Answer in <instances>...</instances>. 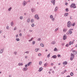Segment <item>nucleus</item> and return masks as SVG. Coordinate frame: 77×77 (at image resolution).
Wrapping results in <instances>:
<instances>
[{
	"instance_id": "29",
	"label": "nucleus",
	"mask_w": 77,
	"mask_h": 77,
	"mask_svg": "<svg viewBox=\"0 0 77 77\" xmlns=\"http://www.w3.org/2000/svg\"><path fill=\"white\" fill-rule=\"evenodd\" d=\"M34 21V19H32L31 20V23H33V22Z\"/></svg>"
},
{
	"instance_id": "25",
	"label": "nucleus",
	"mask_w": 77,
	"mask_h": 77,
	"mask_svg": "<svg viewBox=\"0 0 77 77\" xmlns=\"http://www.w3.org/2000/svg\"><path fill=\"white\" fill-rule=\"evenodd\" d=\"M35 51H36V52H38V50H39V49L38 48H37L36 49H35Z\"/></svg>"
},
{
	"instance_id": "48",
	"label": "nucleus",
	"mask_w": 77,
	"mask_h": 77,
	"mask_svg": "<svg viewBox=\"0 0 77 77\" xmlns=\"http://www.w3.org/2000/svg\"><path fill=\"white\" fill-rule=\"evenodd\" d=\"M68 45H69L67 44L66 45V47H68Z\"/></svg>"
},
{
	"instance_id": "62",
	"label": "nucleus",
	"mask_w": 77,
	"mask_h": 77,
	"mask_svg": "<svg viewBox=\"0 0 77 77\" xmlns=\"http://www.w3.org/2000/svg\"><path fill=\"white\" fill-rule=\"evenodd\" d=\"M66 77H70V76L68 75L66 76Z\"/></svg>"
},
{
	"instance_id": "37",
	"label": "nucleus",
	"mask_w": 77,
	"mask_h": 77,
	"mask_svg": "<svg viewBox=\"0 0 77 77\" xmlns=\"http://www.w3.org/2000/svg\"><path fill=\"white\" fill-rule=\"evenodd\" d=\"M26 53V54H29V51H27L25 52Z\"/></svg>"
},
{
	"instance_id": "21",
	"label": "nucleus",
	"mask_w": 77,
	"mask_h": 77,
	"mask_svg": "<svg viewBox=\"0 0 77 77\" xmlns=\"http://www.w3.org/2000/svg\"><path fill=\"white\" fill-rule=\"evenodd\" d=\"M23 5H24V6H26V2L24 1H23Z\"/></svg>"
},
{
	"instance_id": "15",
	"label": "nucleus",
	"mask_w": 77,
	"mask_h": 77,
	"mask_svg": "<svg viewBox=\"0 0 77 77\" xmlns=\"http://www.w3.org/2000/svg\"><path fill=\"white\" fill-rule=\"evenodd\" d=\"M18 65L19 66H23V64L21 63H19L18 64Z\"/></svg>"
},
{
	"instance_id": "39",
	"label": "nucleus",
	"mask_w": 77,
	"mask_h": 77,
	"mask_svg": "<svg viewBox=\"0 0 77 77\" xmlns=\"http://www.w3.org/2000/svg\"><path fill=\"white\" fill-rule=\"evenodd\" d=\"M71 44H72V42H70L69 43V44L70 45H71Z\"/></svg>"
},
{
	"instance_id": "47",
	"label": "nucleus",
	"mask_w": 77,
	"mask_h": 77,
	"mask_svg": "<svg viewBox=\"0 0 77 77\" xmlns=\"http://www.w3.org/2000/svg\"><path fill=\"white\" fill-rule=\"evenodd\" d=\"M70 20H72V16H71L70 17Z\"/></svg>"
},
{
	"instance_id": "31",
	"label": "nucleus",
	"mask_w": 77,
	"mask_h": 77,
	"mask_svg": "<svg viewBox=\"0 0 77 77\" xmlns=\"http://www.w3.org/2000/svg\"><path fill=\"white\" fill-rule=\"evenodd\" d=\"M50 18H51H51H52L53 17V15H51L50 17Z\"/></svg>"
},
{
	"instance_id": "59",
	"label": "nucleus",
	"mask_w": 77,
	"mask_h": 77,
	"mask_svg": "<svg viewBox=\"0 0 77 77\" xmlns=\"http://www.w3.org/2000/svg\"><path fill=\"white\" fill-rule=\"evenodd\" d=\"M2 33V30H1L0 31V33L1 34Z\"/></svg>"
},
{
	"instance_id": "8",
	"label": "nucleus",
	"mask_w": 77,
	"mask_h": 77,
	"mask_svg": "<svg viewBox=\"0 0 77 77\" xmlns=\"http://www.w3.org/2000/svg\"><path fill=\"white\" fill-rule=\"evenodd\" d=\"M42 69H43V68H42V67L40 68L38 71L39 72H41V71H42Z\"/></svg>"
},
{
	"instance_id": "10",
	"label": "nucleus",
	"mask_w": 77,
	"mask_h": 77,
	"mask_svg": "<svg viewBox=\"0 0 77 77\" xmlns=\"http://www.w3.org/2000/svg\"><path fill=\"white\" fill-rule=\"evenodd\" d=\"M73 54H74L75 55L77 54V51H73Z\"/></svg>"
},
{
	"instance_id": "52",
	"label": "nucleus",
	"mask_w": 77,
	"mask_h": 77,
	"mask_svg": "<svg viewBox=\"0 0 77 77\" xmlns=\"http://www.w3.org/2000/svg\"><path fill=\"white\" fill-rule=\"evenodd\" d=\"M46 64H47V63H46L44 64V66H45H45H47Z\"/></svg>"
},
{
	"instance_id": "32",
	"label": "nucleus",
	"mask_w": 77,
	"mask_h": 77,
	"mask_svg": "<svg viewBox=\"0 0 77 77\" xmlns=\"http://www.w3.org/2000/svg\"><path fill=\"white\" fill-rule=\"evenodd\" d=\"M34 26H35V24H34V23H32L31 25V26H32V27H34Z\"/></svg>"
},
{
	"instance_id": "35",
	"label": "nucleus",
	"mask_w": 77,
	"mask_h": 77,
	"mask_svg": "<svg viewBox=\"0 0 77 77\" xmlns=\"http://www.w3.org/2000/svg\"><path fill=\"white\" fill-rule=\"evenodd\" d=\"M27 22H28V23L30 22V19H29L27 20Z\"/></svg>"
},
{
	"instance_id": "7",
	"label": "nucleus",
	"mask_w": 77,
	"mask_h": 77,
	"mask_svg": "<svg viewBox=\"0 0 77 77\" xmlns=\"http://www.w3.org/2000/svg\"><path fill=\"white\" fill-rule=\"evenodd\" d=\"M66 35H64L63 36V40H65L66 39Z\"/></svg>"
},
{
	"instance_id": "38",
	"label": "nucleus",
	"mask_w": 77,
	"mask_h": 77,
	"mask_svg": "<svg viewBox=\"0 0 77 77\" xmlns=\"http://www.w3.org/2000/svg\"><path fill=\"white\" fill-rule=\"evenodd\" d=\"M23 18V16H21L20 17V20H22Z\"/></svg>"
},
{
	"instance_id": "50",
	"label": "nucleus",
	"mask_w": 77,
	"mask_h": 77,
	"mask_svg": "<svg viewBox=\"0 0 77 77\" xmlns=\"http://www.w3.org/2000/svg\"><path fill=\"white\" fill-rule=\"evenodd\" d=\"M19 35L20 36H22V34L21 33H20L19 34Z\"/></svg>"
},
{
	"instance_id": "46",
	"label": "nucleus",
	"mask_w": 77,
	"mask_h": 77,
	"mask_svg": "<svg viewBox=\"0 0 77 77\" xmlns=\"http://www.w3.org/2000/svg\"><path fill=\"white\" fill-rule=\"evenodd\" d=\"M50 54H49L48 55V56L47 57L48 58V57H50Z\"/></svg>"
},
{
	"instance_id": "9",
	"label": "nucleus",
	"mask_w": 77,
	"mask_h": 77,
	"mask_svg": "<svg viewBox=\"0 0 77 77\" xmlns=\"http://www.w3.org/2000/svg\"><path fill=\"white\" fill-rule=\"evenodd\" d=\"M23 70L24 71H26V70H27V67H25L23 69Z\"/></svg>"
},
{
	"instance_id": "58",
	"label": "nucleus",
	"mask_w": 77,
	"mask_h": 77,
	"mask_svg": "<svg viewBox=\"0 0 77 77\" xmlns=\"http://www.w3.org/2000/svg\"><path fill=\"white\" fill-rule=\"evenodd\" d=\"M32 39H33V38H32L30 40L31 41H32L33 40Z\"/></svg>"
},
{
	"instance_id": "16",
	"label": "nucleus",
	"mask_w": 77,
	"mask_h": 77,
	"mask_svg": "<svg viewBox=\"0 0 77 77\" xmlns=\"http://www.w3.org/2000/svg\"><path fill=\"white\" fill-rule=\"evenodd\" d=\"M40 46L42 47H44V44H43V43H41L40 44Z\"/></svg>"
},
{
	"instance_id": "51",
	"label": "nucleus",
	"mask_w": 77,
	"mask_h": 77,
	"mask_svg": "<svg viewBox=\"0 0 77 77\" xmlns=\"http://www.w3.org/2000/svg\"><path fill=\"white\" fill-rule=\"evenodd\" d=\"M16 38H18V35H16Z\"/></svg>"
},
{
	"instance_id": "54",
	"label": "nucleus",
	"mask_w": 77,
	"mask_h": 77,
	"mask_svg": "<svg viewBox=\"0 0 77 77\" xmlns=\"http://www.w3.org/2000/svg\"><path fill=\"white\" fill-rule=\"evenodd\" d=\"M29 32H33V30H29Z\"/></svg>"
},
{
	"instance_id": "19",
	"label": "nucleus",
	"mask_w": 77,
	"mask_h": 77,
	"mask_svg": "<svg viewBox=\"0 0 77 77\" xmlns=\"http://www.w3.org/2000/svg\"><path fill=\"white\" fill-rule=\"evenodd\" d=\"M14 54L15 55H17V51H14Z\"/></svg>"
},
{
	"instance_id": "2",
	"label": "nucleus",
	"mask_w": 77,
	"mask_h": 77,
	"mask_svg": "<svg viewBox=\"0 0 77 77\" xmlns=\"http://www.w3.org/2000/svg\"><path fill=\"white\" fill-rule=\"evenodd\" d=\"M70 6L71 8H76L75 4L72 3L70 5Z\"/></svg>"
},
{
	"instance_id": "34",
	"label": "nucleus",
	"mask_w": 77,
	"mask_h": 77,
	"mask_svg": "<svg viewBox=\"0 0 77 77\" xmlns=\"http://www.w3.org/2000/svg\"><path fill=\"white\" fill-rule=\"evenodd\" d=\"M73 73L72 72H71L70 73V75H71V76H72L73 75Z\"/></svg>"
},
{
	"instance_id": "63",
	"label": "nucleus",
	"mask_w": 77,
	"mask_h": 77,
	"mask_svg": "<svg viewBox=\"0 0 77 77\" xmlns=\"http://www.w3.org/2000/svg\"><path fill=\"white\" fill-rule=\"evenodd\" d=\"M51 65H53V63H51Z\"/></svg>"
},
{
	"instance_id": "13",
	"label": "nucleus",
	"mask_w": 77,
	"mask_h": 77,
	"mask_svg": "<svg viewBox=\"0 0 77 77\" xmlns=\"http://www.w3.org/2000/svg\"><path fill=\"white\" fill-rule=\"evenodd\" d=\"M57 10H58V8H57V7H56L54 11L57 12Z\"/></svg>"
},
{
	"instance_id": "43",
	"label": "nucleus",
	"mask_w": 77,
	"mask_h": 77,
	"mask_svg": "<svg viewBox=\"0 0 77 77\" xmlns=\"http://www.w3.org/2000/svg\"><path fill=\"white\" fill-rule=\"evenodd\" d=\"M75 25V23H74L72 24V26H74Z\"/></svg>"
},
{
	"instance_id": "18",
	"label": "nucleus",
	"mask_w": 77,
	"mask_h": 77,
	"mask_svg": "<svg viewBox=\"0 0 77 77\" xmlns=\"http://www.w3.org/2000/svg\"><path fill=\"white\" fill-rule=\"evenodd\" d=\"M31 10L32 12H35V9H34V8H32L31 9Z\"/></svg>"
},
{
	"instance_id": "1",
	"label": "nucleus",
	"mask_w": 77,
	"mask_h": 77,
	"mask_svg": "<svg viewBox=\"0 0 77 77\" xmlns=\"http://www.w3.org/2000/svg\"><path fill=\"white\" fill-rule=\"evenodd\" d=\"M74 55L73 54H71V57L70 60H72L74 58Z\"/></svg>"
},
{
	"instance_id": "49",
	"label": "nucleus",
	"mask_w": 77,
	"mask_h": 77,
	"mask_svg": "<svg viewBox=\"0 0 77 77\" xmlns=\"http://www.w3.org/2000/svg\"><path fill=\"white\" fill-rule=\"evenodd\" d=\"M17 30V27H15L14 29V30Z\"/></svg>"
},
{
	"instance_id": "64",
	"label": "nucleus",
	"mask_w": 77,
	"mask_h": 77,
	"mask_svg": "<svg viewBox=\"0 0 77 77\" xmlns=\"http://www.w3.org/2000/svg\"><path fill=\"white\" fill-rule=\"evenodd\" d=\"M75 47H77V44L75 46Z\"/></svg>"
},
{
	"instance_id": "12",
	"label": "nucleus",
	"mask_w": 77,
	"mask_h": 77,
	"mask_svg": "<svg viewBox=\"0 0 77 77\" xmlns=\"http://www.w3.org/2000/svg\"><path fill=\"white\" fill-rule=\"evenodd\" d=\"M52 57L53 59H56V57H57V56L56 55H53Z\"/></svg>"
},
{
	"instance_id": "55",
	"label": "nucleus",
	"mask_w": 77,
	"mask_h": 77,
	"mask_svg": "<svg viewBox=\"0 0 77 77\" xmlns=\"http://www.w3.org/2000/svg\"><path fill=\"white\" fill-rule=\"evenodd\" d=\"M28 66V64H26L25 65V67H27V66Z\"/></svg>"
},
{
	"instance_id": "23",
	"label": "nucleus",
	"mask_w": 77,
	"mask_h": 77,
	"mask_svg": "<svg viewBox=\"0 0 77 77\" xmlns=\"http://www.w3.org/2000/svg\"><path fill=\"white\" fill-rule=\"evenodd\" d=\"M16 41H17V42L20 41V39L19 38H16Z\"/></svg>"
},
{
	"instance_id": "17",
	"label": "nucleus",
	"mask_w": 77,
	"mask_h": 77,
	"mask_svg": "<svg viewBox=\"0 0 77 77\" xmlns=\"http://www.w3.org/2000/svg\"><path fill=\"white\" fill-rule=\"evenodd\" d=\"M63 65H67V62L66 61H65L63 63Z\"/></svg>"
},
{
	"instance_id": "26",
	"label": "nucleus",
	"mask_w": 77,
	"mask_h": 77,
	"mask_svg": "<svg viewBox=\"0 0 77 77\" xmlns=\"http://www.w3.org/2000/svg\"><path fill=\"white\" fill-rule=\"evenodd\" d=\"M30 63H32V62H29L28 63L27 65H28V66H30Z\"/></svg>"
},
{
	"instance_id": "42",
	"label": "nucleus",
	"mask_w": 77,
	"mask_h": 77,
	"mask_svg": "<svg viewBox=\"0 0 77 77\" xmlns=\"http://www.w3.org/2000/svg\"><path fill=\"white\" fill-rule=\"evenodd\" d=\"M32 44H35V41H33L32 42Z\"/></svg>"
},
{
	"instance_id": "53",
	"label": "nucleus",
	"mask_w": 77,
	"mask_h": 77,
	"mask_svg": "<svg viewBox=\"0 0 77 77\" xmlns=\"http://www.w3.org/2000/svg\"><path fill=\"white\" fill-rule=\"evenodd\" d=\"M28 57L27 56H25V59H27V58Z\"/></svg>"
},
{
	"instance_id": "27",
	"label": "nucleus",
	"mask_w": 77,
	"mask_h": 77,
	"mask_svg": "<svg viewBox=\"0 0 77 77\" xmlns=\"http://www.w3.org/2000/svg\"><path fill=\"white\" fill-rule=\"evenodd\" d=\"M65 11L66 12H68L69 11V9L68 8H66V9Z\"/></svg>"
},
{
	"instance_id": "36",
	"label": "nucleus",
	"mask_w": 77,
	"mask_h": 77,
	"mask_svg": "<svg viewBox=\"0 0 77 77\" xmlns=\"http://www.w3.org/2000/svg\"><path fill=\"white\" fill-rule=\"evenodd\" d=\"M66 29H63V32H66Z\"/></svg>"
},
{
	"instance_id": "45",
	"label": "nucleus",
	"mask_w": 77,
	"mask_h": 77,
	"mask_svg": "<svg viewBox=\"0 0 77 77\" xmlns=\"http://www.w3.org/2000/svg\"><path fill=\"white\" fill-rule=\"evenodd\" d=\"M38 41H41V38H38Z\"/></svg>"
},
{
	"instance_id": "5",
	"label": "nucleus",
	"mask_w": 77,
	"mask_h": 77,
	"mask_svg": "<svg viewBox=\"0 0 77 77\" xmlns=\"http://www.w3.org/2000/svg\"><path fill=\"white\" fill-rule=\"evenodd\" d=\"M35 18V19H36L37 20H38L39 19V18L38 17V14H36L34 16Z\"/></svg>"
},
{
	"instance_id": "3",
	"label": "nucleus",
	"mask_w": 77,
	"mask_h": 77,
	"mask_svg": "<svg viewBox=\"0 0 77 77\" xmlns=\"http://www.w3.org/2000/svg\"><path fill=\"white\" fill-rule=\"evenodd\" d=\"M71 26V23L70 21H69L67 22V27H70Z\"/></svg>"
},
{
	"instance_id": "24",
	"label": "nucleus",
	"mask_w": 77,
	"mask_h": 77,
	"mask_svg": "<svg viewBox=\"0 0 77 77\" xmlns=\"http://www.w3.org/2000/svg\"><path fill=\"white\" fill-rule=\"evenodd\" d=\"M11 9H12V7H11L10 8H8V11H11Z\"/></svg>"
},
{
	"instance_id": "33",
	"label": "nucleus",
	"mask_w": 77,
	"mask_h": 77,
	"mask_svg": "<svg viewBox=\"0 0 77 77\" xmlns=\"http://www.w3.org/2000/svg\"><path fill=\"white\" fill-rule=\"evenodd\" d=\"M58 30V29L57 28L56 29H55V32H57V31Z\"/></svg>"
},
{
	"instance_id": "14",
	"label": "nucleus",
	"mask_w": 77,
	"mask_h": 77,
	"mask_svg": "<svg viewBox=\"0 0 77 77\" xmlns=\"http://www.w3.org/2000/svg\"><path fill=\"white\" fill-rule=\"evenodd\" d=\"M68 15V13H66L64 14V17H67Z\"/></svg>"
},
{
	"instance_id": "28",
	"label": "nucleus",
	"mask_w": 77,
	"mask_h": 77,
	"mask_svg": "<svg viewBox=\"0 0 77 77\" xmlns=\"http://www.w3.org/2000/svg\"><path fill=\"white\" fill-rule=\"evenodd\" d=\"M11 26H14V23H13V22L11 23Z\"/></svg>"
},
{
	"instance_id": "60",
	"label": "nucleus",
	"mask_w": 77,
	"mask_h": 77,
	"mask_svg": "<svg viewBox=\"0 0 77 77\" xmlns=\"http://www.w3.org/2000/svg\"><path fill=\"white\" fill-rule=\"evenodd\" d=\"M64 44H64L63 43L62 44V45H64Z\"/></svg>"
},
{
	"instance_id": "6",
	"label": "nucleus",
	"mask_w": 77,
	"mask_h": 77,
	"mask_svg": "<svg viewBox=\"0 0 77 77\" xmlns=\"http://www.w3.org/2000/svg\"><path fill=\"white\" fill-rule=\"evenodd\" d=\"M51 3H52L53 5H55V3L56 2V1L55 0H51Z\"/></svg>"
},
{
	"instance_id": "44",
	"label": "nucleus",
	"mask_w": 77,
	"mask_h": 77,
	"mask_svg": "<svg viewBox=\"0 0 77 77\" xmlns=\"http://www.w3.org/2000/svg\"><path fill=\"white\" fill-rule=\"evenodd\" d=\"M38 56H41V54L40 53L38 54Z\"/></svg>"
},
{
	"instance_id": "30",
	"label": "nucleus",
	"mask_w": 77,
	"mask_h": 77,
	"mask_svg": "<svg viewBox=\"0 0 77 77\" xmlns=\"http://www.w3.org/2000/svg\"><path fill=\"white\" fill-rule=\"evenodd\" d=\"M52 21H54V18L52 17L51 19Z\"/></svg>"
},
{
	"instance_id": "40",
	"label": "nucleus",
	"mask_w": 77,
	"mask_h": 77,
	"mask_svg": "<svg viewBox=\"0 0 77 77\" xmlns=\"http://www.w3.org/2000/svg\"><path fill=\"white\" fill-rule=\"evenodd\" d=\"M57 50V48H55L54 49V51H56Z\"/></svg>"
},
{
	"instance_id": "57",
	"label": "nucleus",
	"mask_w": 77,
	"mask_h": 77,
	"mask_svg": "<svg viewBox=\"0 0 77 77\" xmlns=\"http://www.w3.org/2000/svg\"><path fill=\"white\" fill-rule=\"evenodd\" d=\"M6 29H9V26H7L6 27Z\"/></svg>"
},
{
	"instance_id": "11",
	"label": "nucleus",
	"mask_w": 77,
	"mask_h": 77,
	"mask_svg": "<svg viewBox=\"0 0 77 77\" xmlns=\"http://www.w3.org/2000/svg\"><path fill=\"white\" fill-rule=\"evenodd\" d=\"M3 52V49H0V54H2V53Z\"/></svg>"
},
{
	"instance_id": "4",
	"label": "nucleus",
	"mask_w": 77,
	"mask_h": 77,
	"mask_svg": "<svg viewBox=\"0 0 77 77\" xmlns=\"http://www.w3.org/2000/svg\"><path fill=\"white\" fill-rule=\"evenodd\" d=\"M72 31L71 30H69V31L66 33V35H71V34H72Z\"/></svg>"
},
{
	"instance_id": "41",
	"label": "nucleus",
	"mask_w": 77,
	"mask_h": 77,
	"mask_svg": "<svg viewBox=\"0 0 77 77\" xmlns=\"http://www.w3.org/2000/svg\"><path fill=\"white\" fill-rule=\"evenodd\" d=\"M57 56L58 57H60V54H58L57 55Z\"/></svg>"
},
{
	"instance_id": "61",
	"label": "nucleus",
	"mask_w": 77,
	"mask_h": 77,
	"mask_svg": "<svg viewBox=\"0 0 77 77\" xmlns=\"http://www.w3.org/2000/svg\"><path fill=\"white\" fill-rule=\"evenodd\" d=\"M56 66H55L54 67V69H56Z\"/></svg>"
},
{
	"instance_id": "22",
	"label": "nucleus",
	"mask_w": 77,
	"mask_h": 77,
	"mask_svg": "<svg viewBox=\"0 0 77 77\" xmlns=\"http://www.w3.org/2000/svg\"><path fill=\"white\" fill-rule=\"evenodd\" d=\"M42 62L41 61H40L39 62V65H41L42 64Z\"/></svg>"
},
{
	"instance_id": "20",
	"label": "nucleus",
	"mask_w": 77,
	"mask_h": 77,
	"mask_svg": "<svg viewBox=\"0 0 77 77\" xmlns=\"http://www.w3.org/2000/svg\"><path fill=\"white\" fill-rule=\"evenodd\" d=\"M51 44H56V42L55 41H54L51 42Z\"/></svg>"
},
{
	"instance_id": "56",
	"label": "nucleus",
	"mask_w": 77,
	"mask_h": 77,
	"mask_svg": "<svg viewBox=\"0 0 77 77\" xmlns=\"http://www.w3.org/2000/svg\"><path fill=\"white\" fill-rule=\"evenodd\" d=\"M65 5H66V6H67V5H68V3H67V2H66L65 4Z\"/></svg>"
}]
</instances>
